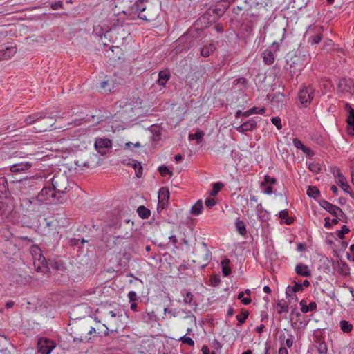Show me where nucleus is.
<instances>
[{"label":"nucleus","instance_id":"f257e3e1","mask_svg":"<svg viewBox=\"0 0 354 354\" xmlns=\"http://www.w3.org/2000/svg\"><path fill=\"white\" fill-rule=\"evenodd\" d=\"M66 199L62 196H58L55 190L52 187H44L36 198L23 199L21 205L26 207L28 211H34L35 209L34 205H39L40 203H62Z\"/></svg>","mask_w":354,"mask_h":354},{"label":"nucleus","instance_id":"f03ea898","mask_svg":"<svg viewBox=\"0 0 354 354\" xmlns=\"http://www.w3.org/2000/svg\"><path fill=\"white\" fill-rule=\"evenodd\" d=\"M315 96V89L312 86H302L298 93V100L305 107H307Z\"/></svg>","mask_w":354,"mask_h":354},{"label":"nucleus","instance_id":"7ed1b4c3","mask_svg":"<svg viewBox=\"0 0 354 354\" xmlns=\"http://www.w3.org/2000/svg\"><path fill=\"white\" fill-rule=\"evenodd\" d=\"M52 188L55 190L58 196H62V198H66L64 193L68 185V180L66 176H55L52 178Z\"/></svg>","mask_w":354,"mask_h":354},{"label":"nucleus","instance_id":"20e7f679","mask_svg":"<svg viewBox=\"0 0 354 354\" xmlns=\"http://www.w3.org/2000/svg\"><path fill=\"white\" fill-rule=\"evenodd\" d=\"M122 315L120 310H111L107 313L106 324L110 327L111 331H118L122 326L121 317Z\"/></svg>","mask_w":354,"mask_h":354},{"label":"nucleus","instance_id":"39448f33","mask_svg":"<svg viewBox=\"0 0 354 354\" xmlns=\"http://www.w3.org/2000/svg\"><path fill=\"white\" fill-rule=\"evenodd\" d=\"M55 347L54 342L46 337L40 338L37 343L38 352L41 354H50Z\"/></svg>","mask_w":354,"mask_h":354},{"label":"nucleus","instance_id":"423d86ee","mask_svg":"<svg viewBox=\"0 0 354 354\" xmlns=\"http://www.w3.org/2000/svg\"><path fill=\"white\" fill-rule=\"evenodd\" d=\"M320 206L328 212L333 216L339 218V217H345V214L342 210L340 207L336 206L335 205L331 204L327 201L322 200L319 202Z\"/></svg>","mask_w":354,"mask_h":354},{"label":"nucleus","instance_id":"0eeeda50","mask_svg":"<svg viewBox=\"0 0 354 354\" xmlns=\"http://www.w3.org/2000/svg\"><path fill=\"white\" fill-rule=\"evenodd\" d=\"M32 260L37 272L45 273L48 270V268L46 266V260L41 252H39L37 256H34Z\"/></svg>","mask_w":354,"mask_h":354},{"label":"nucleus","instance_id":"6e6552de","mask_svg":"<svg viewBox=\"0 0 354 354\" xmlns=\"http://www.w3.org/2000/svg\"><path fill=\"white\" fill-rule=\"evenodd\" d=\"M333 175L335 178L336 183L346 193H350L351 187L348 184L346 178L341 173L339 169H335L333 171Z\"/></svg>","mask_w":354,"mask_h":354},{"label":"nucleus","instance_id":"1a4fd4ad","mask_svg":"<svg viewBox=\"0 0 354 354\" xmlns=\"http://www.w3.org/2000/svg\"><path fill=\"white\" fill-rule=\"evenodd\" d=\"M112 146L111 141L108 138H97L95 142V148L101 155L106 154V149Z\"/></svg>","mask_w":354,"mask_h":354},{"label":"nucleus","instance_id":"9d476101","mask_svg":"<svg viewBox=\"0 0 354 354\" xmlns=\"http://www.w3.org/2000/svg\"><path fill=\"white\" fill-rule=\"evenodd\" d=\"M169 198V191L167 187H162L158 192V203L157 209L159 211L165 209Z\"/></svg>","mask_w":354,"mask_h":354},{"label":"nucleus","instance_id":"9b49d317","mask_svg":"<svg viewBox=\"0 0 354 354\" xmlns=\"http://www.w3.org/2000/svg\"><path fill=\"white\" fill-rule=\"evenodd\" d=\"M257 127V121L255 118H251L248 121L243 122L239 127H235L236 130L241 133H245L248 131H252Z\"/></svg>","mask_w":354,"mask_h":354},{"label":"nucleus","instance_id":"f8f14e48","mask_svg":"<svg viewBox=\"0 0 354 354\" xmlns=\"http://www.w3.org/2000/svg\"><path fill=\"white\" fill-rule=\"evenodd\" d=\"M279 339L281 341V346H284L286 348H291L295 342V336L291 333L281 334Z\"/></svg>","mask_w":354,"mask_h":354},{"label":"nucleus","instance_id":"ddd939ff","mask_svg":"<svg viewBox=\"0 0 354 354\" xmlns=\"http://www.w3.org/2000/svg\"><path fill=\"white\" fill-rule=\"evenodd\" d=\"M32 167V163L29 162H21L19 163H15L10 166V171L12 173H22L25 171L28 170Z\"/></svg>","mask_w":354,"mask_h":354},{"label":"nucleus","instance_id":"4468645a","mask_svg":"<svg viewBox=\"0 0 354 354\" xmlns=\"http://www.w3.org/2000/svg\"><path fill=\"white\" fill-rule=\"evenodd\" d=\"M295 271L297 274L301 277H308L312 275V272L309 267L302 263H299L296 265Z\"/></svg>","mask_w":354,"mask_h":354},{"label":"nucleus","instance_id":"2eb2a0df","mask_svg":"<svg viewBox=\"0 0 354 354\" xmlns=\"http://www.w3.org/2000/svg\"><path fill=\"white\" fill-rule=\"evenodd\" d=\"M17 52L15 46H8L0 50V59H8L12 57Z\"/></svg>","mask_w":354,"mask_h":354},{"label":"nucleus","instance_id":"dca6fc26","mask_svg":"<svg viewBox=\"0 0 354 354\" xmlns=\"http://www.w3.org/2000/svg\"><path fill=\"white\" fill-rule=\"evenodd\" d=\"M335 270L338 273L343 276H348L350 274V268L348 265L344 261H337L335 266Z\"/></svg>","mask_w":354,"mask_h":354},{"label":"nucleus","instance_id":"f3484780","mask_svg":"<svg viewBox=\"0 0 354 354\" xmlns=\"http://www.w3.org/2000/svg\"><path fill=\"white\" fill-rule=\"evenodd\" d=\"M93 333H96V330L93 327H91L90 329L85 334H81L80 336L73 337V342H87L91 339V337L88 335H91Z\"/></svg>","mask_w":354,"mask_h":354},{"label":"nucleus","instance_id":"a211bd4d","mask_svg":"<svg viewBox=\"0 0 354 354\" xmlns=\"http://www.w3.org/2000/svg\"><path fill=\"white\" fill-rule=\"evenodd\" d=\"M299 305L301 306V311L303 313H307L317 309V304L315 301H312L307 305L306 301L303 299L300 301Z\"/></svg>","mask_w":354,"mask_h":354},{"label":"nucleus","instance_id":"6ab92c4d","mask_svg":"<svg viewBox=\"0 0 354 354\" xmlns=\"http://www.w3.org/2000/svg\"><path fill=\"white\" fill-rule=\"evenodd\" d=\"M348 127L347 131L348 133L351 136H354V109H350L349 115L347 119Z\"/></svg>","mask_w":354,"mask_h":354},{"label":"nucleus","instance_id":"aec40b11","mask_svg":"<svg viewBox=\"0 0 354 354\" xmlns=\"http://www.w3.org/2000/svg\"><path fill=\"white\" fill-rule=\"evenodd\" d=\"M216 50V46L213 44L205 45L201 50V56L204 57H209Z\"/></svg>","mask_w":354,"mask_h":354},{"label":"nucleus","instance_id":"412c9836","mask_svg":"<svg viewBox=\"0 0 354 354\" xmlns=\"http://www.w3.org/2000/svg\"><path fill=\"white\" fill-rule=\"evenodd\" d=\"M204 252L205 253L203 256L201 257V259L198 261L199 263H202L201 267L203 268L206 266L212 259V252L209 249L205 248L204 250Z\"/></svg>","mask_w":354,"mask_h":354},{"label":"nucleus","instance_id":"4be33fe9","mask_svg":"<svg viewBox=\"0 0 354 354\" xmlns=\"http://www.w3.org/2000/svg\"><path fill=\"white\" fill-rule=\"evenodd\" d=\"M263 62L266 64H272L274 61V56L272 51L269 50H265L263 53Z\"/></svg>","mask_w":354,"mask_h":354},{"label":"nucleus","instance_id":"5701e85b","mask_svg":"<svg viewBox=\"0 0 354 354\" xmlns=\"http://www.w3.org/2000/svg\"><path fill=\"white\" fill-rule=\"evenodd\" d=\"M169 79V74L167 71H161L158 74V84L164 86Z\"/></svg>","mask_w":354,"mask_h":354},{"label":"nucleus","instance_id":"b1692460","mask_svg":"<svg viewBox=\"0 0 354 354\" xmlns=\"http://www.w3.org/2000/svg\"><path fill=\"white\" fill-rule=\"evenodd\" d=\"M44 116L43 115V113H34L32 115H28V117H26V118L25 119V122L26 124H32V123H34L35 122L37 121L38 120L41 119V118H44Z\"/></svg>","mask_w":354,"mask_h":354},{"label":"nucleus","instance_id":"393cba45","mask_svg":"<svg viewBox=\"0 0 354 354\" xmlns=\"http://www.w3.org/2000/svg\"><path fill=\"white\" fill-rule=\"evenodd\" d=\"M203 202L201 200H198L191 208L190 213L193 215H199L203 209Z\"/></svg>","mask_w":354,"mask_h":354},{"label":"nucleus","instance_id":"a878e982","mask_svg":"<svg viewBox=\"0 0 354 354\" xmlns=\"http://www.w3.org/2000/svg\"><path fill=\"white\" fill-rule=\"evenodd\" d=\"M230 260L228 259H224L221 261L222 272L224 276L227 277L232 272L231 268L229 266Z\"/></svg>","mask_w":354,"mask_h":354},{"label":"nucleus","instance_id":"bb28decb","mask_svg":"<svg viewBox=\"0 0 354 354\" xmlns=\"http://www.w3.org/2000/svg\"><path fill=\"white\" fill-rule=\"evenodd\" d=\"M235 226L239 234L244 236L247 233L245 225L243 221H241L238 218L236 221Z\"/></svg>","mask_w":354,"mask_h":354},{"label":"nucleus","instance_id":"cd10ccee","mask_svg":"<svg viewBox=\"0 0 354 354\" xmlns=\"http://www.w3.org/2000/svg\"><path fill=\"white\" fill-rule=\"evenodd\" d=\"M180 294L183 298L184 304H189L192 303L194 296L190 291H189L187 290H183L181 291Z\"/></svg>","mask_w":354,"mask_h":354},{"label":"nucleus","instance_id":"c85d7f7f","mask_svg":"<svg viewBox=\"0 0 354 354\" xmlns=\"http://www.w3.org/2000/svg\"><path fill=\"white\" fill-rule=\"evenodd\" d=\"M137 212L139 216L144 219L148 218L151 214L150 210L142 205L138 207Z\"/></svg>","mask_w":354,"mask_h":354},{"label":"nucleus","instance_id":"c756f323","mask_svg":"<svg viewBox=\"0 0 354 354\" xmlns=\"http://www.w3.org/2000/svg\"><path fill=\"white\" fill-rule=\"evenodd\" d=\"M131 167L135 169L136 177L140 178L142 175V167L140 162L137 160L131 161Z\"/></svg>","mask_w":354,"mask_h":354},{"label":"nucleus","instance_id":"7c9ffc66","mask_svg":"<svg viewBox=\"0 0 354 354\" xmlns=\"http://www.w3.org/2000/svg\"><path fill=\"white\" fill-rule=\"evenodd\" d=\"M303 285L299 283H295L293 286H288L286 288V295H290V292L295 293L297 292L303 290Z\"/></svg>","mask_w":354,"mask_h":354},{"label":"nucleus","instance_id":"2f4dec72","mask_svg":"<svg viewBox=\"0 0 354 354\" xmlns=\"http://www.w3.org/2000/svg\"><path fill=\"white\" fill-rule=\"evenodd\" d=\"M340 328L344 333H350L353 330V325L348 321L342 320L339 323Z\"/></svg>","mask_w":354,"mask_h":354},{"label":"nucleus","instance_id":"473e14b6","mask_svg":"<svg viewBox=\"0 0 354 354\" xmlns=\"http://www.w3.org/2000/svg\"><path fill=\"white\" fill-rule=\"evenodd\" d=\"M277 307L279 314L288 312V306L285 301H279L277 304Z\"/></svg>","mask_w":354,"mask_h":354},{"label":"nucleus","instance_id":"72a5a7b5","mask_svg":"<svg viewBox=\"0 0 354 354\" xmlns=\"http://www.w3.org/2000/svg\"><path fill=\"white\" fill-rule=\"evenodd\" d=\"M279 217L282 220H285V223L287 225H290L291 223H293V221H294L292 217H289L288 212L287 210H282V211H281L280 213H279Z\"/></svg>","mask_w":354,"mask_h":354},{"label":"nucleus","instance_id":"f704fd0d","mask_svg":"<svg viewBox=\"0 0 354 354\" xmlns=\"http://www.w3.org/2000/svg\"><path fill=\"white\" fill-rule=\"evenodd\" d=\"M341 217L330 219V218H325L324 227L327 229H330L333 225L338 223L339 220H341Z\"/></svg>","mask_w":354,"mask_h":354},{"label":"nucleus","instance_id":"c9c22d12","mask_svg":"<svg viewBox=\"0 0 354 354\" xmlns=\"http://www.w3.org/2000/svg\"><path fill=\"white\" fill-rule=\"evenodd\" d=\"M204 136V132L202 131H198L193 134H189V140H196V142L198 144L202 141V139Z\"/></svg>","mask_w":354,"mask_h":354},{"label":"nucleus","instance_id":"e433bc0d","mask_svg":"<svg viewBox=\"0 0 354 354\" xmlns=\"http://www.w3.org/2000/svg\"><path fill=\"white\" fill-rule=\"evenodd\" d=\"M319 191L316 187L310 186L307 190V195L314 198H317L319 196Z\"/></svg>","mask_w":354,"mask_h":354},{"label":"nucleus","instance_id":"4c0bfd02","mask_svg":"<svg viewBox=\"0 0 354 354\" xmlns=\"http://www.w3.org/2000/svg\"><path fill=\"white\" fill-rule=\"evenodd\" d=\"M249 315V312L248 310H243L241 312V315H236V319L238 320V325L239 326H241V324H243L245 322V319L248 318Z\"/></svg>","mask_w":354,"mask_h":354},{"label":"nucleus","instance_id":"58836bf2","mask_svg":"<svg viewBox=\"0 0 354 354\" xmlns=\"http://www.w3.org/2000/svg\"><path fill=\"white\" fill-rule=\"evenodd\" d=\"M97 334L99 336H106L109 335V331L111 330L110 327L106 324L101 326L100 328H98Z\"/></svg>","mask_w":354,"mask_h":354},{"label":"nucleus","instance_id":"ea45409f","mask_svg":"<svg viewBox=\"0 0 354 354\" xmlns=\"http://www.w3.org/2000/svg\"><path fill=\"white\" fill-rule=\"evenodd\" d=\"M277 182V180L274 177H271L269 175H266L264 176V180L261 183V187H264L266 185H272L275 184Z\"/></svg>","mask_w":354,"mask_h":354},{"label":"nucleus","instance_id":"a19ab883","mask_svg":"<svg viewBox=\"0 0 354 354\" xmlns=\"http://www.w3.org/2000/svg\"><path fill=\"white\" fill-rule=\"evenodd\" d=\"M39 180L38 178H25L24 180H21L19 182L20 185H29V186H33L34 183L36 180Z\"/></svg>","mask_w":354,"mask_h":354},{"label":"nucleus","instance_id":"79ce46f5","mask_svg":"<svg viewBox=\"0 0 354 354\" xmlns=\"http://www.w3.org/2000/svg\"><path fill=\"white\" fill-rule=\"evenodd\" d=\"M349 231L350 230L348 229V227L346 225H344L340 230L337 231L336 234L339 239H343L344 238V235L346 234H348Z\"/></svg>","mask_w":354,"mask_h":354},{"label":"nucleus","instance_id":"37998d69","mask_svg":"<svg viewBox=\"0 0 354 354\" xmlns=\"http://www.w3.org/2000/svg\"><path fill=\"white\" fill-rule=\"evenodd\" d=\"M8 183L4 177H0V194H4L7 191Z\"/></svg>","mask_w":354,"mask_h":354},{"label":"nucleus","instance_id":"c03bdc74","mask_svg":"<svg viewBox=\"0 0 354 354\" xmlns=\"http://www.w3.org/2000/svg\"><path fill=\"white\" fill-rule=\"evenodd\" d=\"M322 39V35L321 33H317L313 36H311L310 38H309V40L308 41L311 44H319L321 40Z\"/></svg>","mask_w":354,"mask_h":354},{"label":"nucleus","instance_id":"a18cd8bd","mask_svg":"<svg viewBox=\"0 0 354 354\" xmlns=\"http://www.w3.org/2000/svg\"><path fill=\"white\" fill-rule=\"evenodd\" d=\"M245 292H241L238 294L237 298L241 301V303L244 305H248L251 303L250 297H244Z\"/></svg>","mask_w":354,"mask_h":354},{"label":"nucleus","instance_id":"49530a36","mask_svg":"<svg viewBox=\"0 0 354 354\" xmlns=\"http://www.w3.org/2000/svg\"><path fill=\"white\" fill-rule=\"evenodd\" d=\"M308 169L313 173H318L321 170V166L317 162H310Z\"/></svg>","mask_w":354,"mask_h":354},{"label":"nucleus","instance_id":"de8ad7c7","mask_svg":"<svg viewBox=\"0 0 354 354\" xmlns=\"http://www.w3.org/2000/svg\"><path fill=\"white\" fill-rule=\"evenodd\" d=\"M178 340L181 342L183 344L189 345L190 346H193L194 345V340L189 337L182 336L179 338Z\"/></svg>","mask_w":354,"mask_h":354},{"label":"nucleus","instance_id":"09e8293b","mask_svg":"<svg viewBox=\"0 0 354 354\" xmlns=\"http://www.w3.org/2000/svg\"><path fill=\"white\" fill-rule=\"evenodd\" d=\"M317 351L319 354H326L327 346L325 342H319L317 346Z\"/></svg>","mask_w":354,"mask_h":354},{"label":"nucleus","instance_id":"8fccbe9b","mask_svg":"<svg viewBox=\"0 0 354 354\" xmlns=\"http://www.w3.org/2000/svg\"><path fill=\"white\" fill-rule=\"evenodd\" d=\"M223 187V184L221 183H216L213 185L212 189L211 191L210 194L212 196H214L218 194V192L221 190Z\"/></svg>","mask_w":354,"mask_h":354},{"label":"nucleus","instance_id":"3c124183","mask_svg":"<svg viewBox=\"0 0 354 354\" xmlns=\"http://www.w3.org/2000/svg\"><path fill=\"white\" fill-rule=\"evenodd\" d=\"M159 172L162 176H166L168 174L171 175V172L169 171V169L165 165H161L158 168Z\"/></svg>","mask_w":354,"mask_h":354},{"label":"nucleus","instance_id":"603ef678","mask_svg":"<svg viewBox=\"0 0 354 354\" xmlns=\"http://www.w3.org/2000/svg\"><path fill=\"white\" fill-rule=\"evenodd\" d=\"M272 123L276 126L277 129L280 130L282 129L281 120L279 117H274L271 119Z\"/></svg>","mask_w":354,"mask_h":354},{"label":"nucleus","instance_id":"864d4df0","mask_svg":"<svg viewBox=\"0 0 354 354\" xmlns=\"http://www.w3.org/2000/svg\"><path fill=\"white\" fill-rule=\"evenodd\" d=\"M127 297L130 302H135L138 298L137 293L133 290L129 292Z\"/></svg>","mask_w":354,"mask_h":354},{"label":"nucleus","instance_id":"5fc2aeb1","mask_svg":"<svg viewBox=\"0 0 354 354\" xmlns=\"http://www.w3.org/2000/svg\"><path fill=\"white\" fill-rule=\"evenodd\" d=\"M30 252L32 257H33L34 256H37V254H39V252H41V250L38 246L33 245L30 248Z\"/></svg>","mask_w":354,"mask_h":354},{"label":"nucleus","instance_id":"6e6d98bb","mask_svg":"<svg viewBox=\"0 0 354 354\" xmlns=\"http://www.w3.org/2000/svg\"><path fill=\"white\" fill-rule=\"evenodd\" d=\"M251 109L252 111V114L263 115L266 112V109L265 108H259V107L254 106Z\"/></svg>","mask_w":354,"mask_h":354},{"label":"nucleus","instance_id":"4d7b16f0","mask_svg":"<svg viewBox=\"0 0 354 354\" xmlns=\"http://www.w3.org/2000/svg\"><path fill=\"white\" fill-rule=\"evenodd\" d=\"M293 145L294 146L297 148L300 149L303 151V149L305 148L306 146L304 145V144L297 138H295L293 140Z\"/></svg>","mask_w":354,"mask_h":354},{"label":"nucleus","instance_id":"13d9d810","mask_svg":"<svg viewBox=\"0 0 354 354\" xmlns=\"http://www.w3.org/2000/svg\"><path fill=\"white\" fill-rule=\"evenodd\" d=\"M100 87L102 89L104 90L105 91H111V86L106 81H104L101 83Z\"/></svg>","mask_w":354,"mask_h":354},{"label":"nucleus","instance_id":"bf43d9fd","mask_svg":"<svg viewBox=\"0 0 354 354\" xmlns=\"http://www.w3.org/2000/svg\"><path fill=\"white\" fill-rule=\"evenodd\" d=\"M205 204L208 207H212L215 205L216 202L214 198H207L205 201Z\"/></svg>","mask_w":354,"mask_h":354},{"label":"nucleus","instance_id":"052dcab7","mask_svg":"<svg viewBox=\"0 0 354 354\" xmlns=\"http://www.w3.org/2000/svg\"><path fill=\"white\" fill-rule=\"evenodd\" d=\"M303 152L304 153H306L308 156L309 157H311L313 156H314L315 153L313 150H311L310 149L305 147L304 149H303Z\"/></svg>","mask_w":354,"mask_h":354},{"label":"nucleus","instance_id":"680f3d73","mask_svg":"<svg viewBox=\"0 0 354 354\" xmlns=\"http://www.w3.org/2000/svg\"><path fill=\"white\" fill-rule=\"evenodd\" d=\"M62 6H63L62 3L60 1H58V2H55V3H52L51 7L53 10H57L59 8H62Z\"/></svg>","mask_w":354,"mask_h":354},{"label":"nucleus","instance_id":"e2e57ef3","mask_svg":"<svg viewBox=\"0 0 354 354\" xmlns=\"http://www.w3.org/2000/svg\"><path fill=\"white\" fill-rule=\"evenodd\" d=\"M164 314L166 315H169L170 317H175L176 315L174 313H173L170 310H169L168 308H164Z\"/></svg>","mask_w":354,"mask_h":354},{"label":"nucleus","instance_id":"0e129e2a","mask_svg":"<svg viewBox=\"0 0 354 354\" xmlns=\"http://www.w3.org/2000/svg\"><path fill=\"white\" fill-rule=\"evenodd\" d=\"M264 192L266 194H268V195H270L273 193V189L271 186H268L266 187L265 190H264Z\"/></svg>","mask_w":354,"mask_h":354},{"label":"nucleus","instance_id":"69168bd1","mask_svg":"<svg viewBox=\"0 0 354 354\" xmlns=\"http://www.w3.org/2000/svg\"><path fill=\"white\" fill-rule=\"evenodd\" d=\"M253 115L252 109L247 110L244 112H243L242 117L246 118L249 117L250 115Z\"/></svg>","mask_w":354,"mask_h":354},{"label":"nucleus","instance_id":"338daca9","mask_svg":"<svg viewBox=\"0 0 354 354\" xmlns=\"http://www.w3.org/2000/svg\"><path fill=\"white\" fill-rule=\"evenodd\" d=\"M279 354H288V349L284 346H281L279 349Z\"/></svg>","mask_w":354,"mask_h":354},{"label":"nucleus","instance_id":"774afa93","mask_svg":"<svg viewBox=\"0 0 354 354\" xmlns=\"http://www.w3.org/2000/svg\"><path fill=\"white\" fill-rule=\"evenodd\" d=\"M305 246H306L305 244L303 243H300L297 244V251L301 252V251L304 250Z\"/></svg>","mask_w":354,"mask_h":354}]
</instances>
